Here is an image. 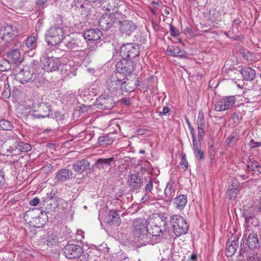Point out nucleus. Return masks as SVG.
Wrapping results in <instances>:
<instances>
[{
	"label": "nucleus",
	"mask_w": 261,
	"mask_h": 261,
	"mask_svg": "<svg viewBox=\"0 0 261 261\" xmlns=\"http://www.w3.org/2000/svg\"><path fill=\"white\" fill-rule=\"evenodd\" d=\"M170 33L173 37H177L179 35V32L178 29L175 28L172 24H170Z\"/></svg>",
	"instance_id": "46"
},
{
	"label": "nucleus",
	"mask_w": 261,
	"mask_h": 261,
	"mask_svg": "<svg viewBox=\"0 0 261 261\" xmlns=\"http://www.w3.org/2000/svg\"><path fill=\"white\" fill-rule=\"evenodd\" d=\"M243 80L248 81L253 80L256 76L254 69L249 67H244L240 70Z\"/></svg>",
	"instance_id": "23"
},
{
	"label": "nucleus",
	"mask_w": 261,
	"mask_h": 261,
	"mask_svg": "<svg viewBox=\"0 0 261 261\" xmlns=\"http://www.w3.org/2000/svg\"><path fill=\"white\" fill-rule=\"evenodd\" d=\"M116 68L118 72L116 73V75L121 73L126 75L133 73V71L134 70V63L130 60L123 59L117 63Z\"/></svg>",
	"instance_id": "14"
},
{
	"label": "nucleus",
	"mask_w": 261,
	"mask_h": 261,
	"mask_svg": "<svg viewBox=\"0 0 261 261\" xmlns=\"http://www.w3.org/2000/svg\"><path fill=\"white\" fill-rule=\"evenodd\" d=\"M25 45L30 50H33L37 47V38L35 36H30L25 40Z\"/></svg>",
	"instance_id": "33"
},
{
	"label": "nucleus",
	"mask_w": 261,
	"mask_h": 261,
	"mask_svg": "<svg viewBox=\"0 0 261 261\" xmlns=\"http://www.w3.org/2000/svg\"><path fill=\"white\" fill-rule=\"evenodd\" d=\"M186 122H187V124L188 125V126H189L190 129L191 130V134H192V135H194L193 133L194 129L193 128H191L190 126V125H191V123H190L189 119H188V118L187 117H186Z\"/></svg>",
	"instance_id": "61"
},
{
	"label": "nucleus",
	"mask_w": 261,
	"mask_h": 261,
	"mask_svg": "<svg viewBox=\"0 0 261 261\" xmlns=\"http://www.w3.org/2000/svg\"><path fill=\"white\" fill-rule=\"evenodd\" d=\"M198 137L199 138L203 139V137L205 135L204 129H197Z\"/></svg>",
	"instance_id": "54"
},
{
	"label": "nucleus",
	"mask_w": 261,
	"mask_h": 261,
	"mask_svg": "<svg viewBox=\"0 0 261 261\" xmlns=\"http://www.w3.org/2000/svg\"><path fill=\"white\" fill-rule=\"evenodd\" d=\"M259 224V222L257 220V219L255 218V217L252 219L251 221V223L250 224V226L252 225L254 226H257Z\"/></svg>",
	"instance_id": "57"
},
{
	"label": "nucleus",
	"mask_w": 261,
	"mask_h": 261,
	"mask_svg": "<svg viewBox=\"0 0 261 261\" xmlns=\"http://www.w3.org/2000/svg\"><path fill=\"white\" fill-rule=\"evenodd\" d=\"M170 220L173 231L177 237L185 234L187 232L189 226L183 217L178 215H175L171 217Z\"/></svg>",
	"instance_id": "5"
},
{
	"label": "nucleus",
	"mask_w": 261,
	"mask_h": 261,
	"mask_svg": "<svg viewBox=\"0 0 261 261\" xmlns=\"http://www.w3.org/2000/svg\"><path fill=\"white\" fill-rule=\"evenodd\" d=\"M165 222L159 217L150 218L148 221V225L150 226L149 231L150 234L154 236H159L163 233V227Z\"/></svg>",
	"instance_id": "12"
},
{
	"label": "nucleus",
	"mask_w": 261,
	"mask_h": 261,
	"mask_svg": "<svg viewBox=\"0 0 261 261\" xmlns=\"http://www.w3.org/2000/svg\"><path fill=\"white\" fill-rule=\"evenodd\" d=\"M46 213L44 214L43 211H40L37 208L33 209L26 213L25 216H29L32 218V220L30 221V225L34 227L40 228L43 227L46 223L47 217Z\"/></svg>",
	"instance_id": "4"
},
{
	"label": "nucleus",
	"mask_w": 261,
	"mask_h": 261,
	"mask_svg": "<svg viewBox=\"0 0 261 261\" xmlns=\"http://www.w3.org/2000/svg\"><path fill=\"white\" fill-rule=\"evenodd\" d=\"M118 216L119 214H117L116 212H115V224L118 226L120 225L121 223L120 218L119 217L117 218V216Z\"/></svg>",
	"instance_id": "58"
},
{
	"label": "nucleus",
	"mask_w": 261,
	"mask_h": 261,
	"mask_svg": "<svg viewBox=\"0 0 261 261\" xmlns=\"http://www.w3.org/2000/svg\"><path fill=\"white\" fill-rule=\"evenodd\" d=\"M33 116L36 118L48 117L51 112V106L47 103L41 102L34 105Z\"/></svg>",
	"instance_id": "7"
},
{
	"label": "nucleus",
	"mask_w": 261,
	"mask_h": 261,
	"mask_svg": "<svg viewBox=\"0 0 261 261\" xmlns=\"http://www.w3.org/2000/svg\"><path fill=\"white\" fill-rule=\"evenodd\" d=\"M236 99L234 96H226L218 100L215 105V110L221 112L231 109L234 105Z\"/></svg>",
	"instance_id": "13"
},
{
	"label": "nucleus",
	"mask_w": 261,
	"mask_h": 261,
	"mask_svg": "<svg viewBox=\"0 0 261 261\" xmlns=\"http://www.w3.org/2000/svg\"><path fill=\"white\" fill-rule=\"evenodd\" d=\"M134 234L136 237L143 239L148 232L145 220L136 219L134 221Z\"/></svg>",
	"instance_id": "11"
},
{
	"label": "nucleus",
	"mask_w": 261,
	"mask_h": 261,
	"mask_svg": "<svg viewBox=\"0 0 261 261\" xmlns=\"http://www.w3.org/2000/svg\"><path fill=\"white\" fill-rule=\"evenodd\" d=\"M0 127L4 130H8L10 129L11 126L9 121L2 120L0 121Z\"/></svg>",
	"instance_id": "43"
},
{
	"label": "nucleus",
	"mask_w": 261,
	"mask_h": 261,
	"mask_svg": "<svg viewBox=\"0 0 261 261\" xmlns=\"http://www.w3.org/2000/svg\"><path fill=\"white\" fill-rule=\"evenodd\" d=\"M239 190L237 188L234 187L233 185L229 188L227 191V195L231 200L235 199L238 193Z\"/></svg>",
	"instance_id": "35"
},
{
	"label": "nucleus",
	"mask_w": 261,
	"mask_h": 261,
	"mask_svg": "<svg viewBox=\"0 0 261 261\" xmlns=\"http://www.w3.org/2000/svg\"><path fill=\"white\" fill-rule=\"evenodd\" d=\"M39 201H40L39 198L36 197L34 198L33 199H32L30 201L29 203L31 205L36 206L39 203Z\"/></svg>",
	"instance_id": "51"
},
{
	"label": "nucleus",
	"mask_w": 261,
	"mask_h": 261,
	"mask_svg": "<svg viewBox=\"0 0 261 261\" xmlns=\"http://www.w3.org/2000/svg\"><path fill=\"white\" fill-rule=\"evenodd\" d=\"M226 255L228 256H232L236 251L238 248L236 242L234 241L229 242L226 243Z\"/></svg>",
	"instance_id": "31"
},
{
	"label": "nucleus",
	"mask_w": 261,
	"mask_h": 261,
	"mask_svg": "<svg viewBox=\"0 0 261 261\" xmlns=\"http://www.w3.org/2000/svg\"><path fill=\"white\" fill-rule=\"evenodd\" d=\"M31 149V146L30 144L23 142H16L13 146H10L8 149L12 153V155H16L19 152H27Z\"/></svg>",
	"instance_id": "17"
},
{
	"label": "nucleus",
	"mask_w": 261,
	"mask_h": 261,
	"mask_svg": "<svg viewBox=\"0 0 261 261\" xmlns=\"http://www.w3.org/2000/svg\"><path fill=\"white\" fill-rule=\"evenodd\" d=\"M129 185L133 187H137L139 186L140 183V179H139L138 175L136 174H132L128 180Z\"/></svg>",
	"instance_id": "36"
},
{
	"label": "nucleus",
	"mask_w": 261,
	"mask_h": 261,
	"mask_svg": "<svg viewBox=\"0 0 261 261\" xmlns=\"http://www.w3.org/2000/svg\"><path fill=\"white\" fill-rule=\"evenodd\" d=\"M170 111V109L168 107H165L163 109V111L162 112H161V114L162 115H166Z\"/></svg>",
	"instance_id": "60"
},
{
	"label": "nucleus",
	"mask_w": 261,
	"mask_h": 261,
	"mask_svg": "<svg viewBox=\"0 0 261 261\" xmlns=\"http://www.w3.org/2000/svg\"><path fill=\"white\" fill-rule=\"evenodd\" d=\"M237 136V133L236 132H232L226 140L227 144L229 145L231 142H233Z\"/></svg>",
	"instance_id": "48"
},
{
	"label": "nucleus",
	"mask_w": 261,
	"mask_h": 261,
	"mask_svg": "<svg viewBox=\"0 0 261 261\" xmlns=\"http://www.w3.org/2000/svg\"><path fill=\"white\" fill-rule=\"evenodd\" d=\"M20 28L13 24H6L0 28L2 39L6 42L13 43L17 48L21 46V43L14 38L19 35Z\"/></svg>",
	"instance_id": "1"
},
{
	"label": "nucleus",
	"mask_w": 261,
	"mask_h": 261,
	"mask_svg": "<svg viewBox=\"0 0 261 261\" xmlns=\"http://www.w3.org/2000/svg\"><path fill=\"white\" fill-rule=\"evenodd\" d=\"M181 156V159L180 162V165L183 166V167H182V168L186 169L188 167V163L186 159V155L185 153H182Z\"/></svg>",
	"instance_id": "47"
},
{
	"label": "nucleus",
	"mask_w": 261,
	"mask_h": 261,
	"mask_svg": "<svg viewBox=\"0 0 261 261\" xmlns=\"http://www.w3.org/2000/svg\"><path fill=\"white\" fill-rule=\"evenodd\" d=\"M64 39L63 43L65 46V48L64 50L78 51L82 49L81 42L79 39L65 38Z\"/></svg>",
	"instance_id": "18"
},
{
	"label": "nucleus",
	"mask_w": 261,
	"mask_h": 261,
	"mask_svg": "<svg viewBox=\"0 0 261 261\" xmlns=\"http://www.w3.org/2000/svg\"><path fill=\"white\" fill-rule=\"evenodd\" d=\"M167 55L180 58L186 57V53L176 46H168L166 50Z\"/></svg>",
	"instance_id": "21"
},
{
	"label": "nucleus",
	"mask_w": 261,
	"mask_h": 261,
	"mask_svg": "<svg viewBox=\"0 0 261 261\" xmlns=\"http://www.w3.org/2000/svg\"><path fill=\"white\" fill-rule=\"evenodd\" d=\"M247 166L251 171H255L258 167V163L255 161L250 160L247 162Z\"/></svg>",
	"instance_id": "40"
},
{
	"label": "nucleus",
	"mask_w": 261,
	"mask_h": 261,
	"mask_svg": "<svg viewBox=\"0 0 261 261\" xmlns=\"http://www.w3.org/2000/svg\"><path fill=\"white\" fill-rule=\"evenodd\" d=\"M107 104V100L105 99V98H99V99L96 100L95 105L99 106V105H105L104 109H109L113 107V103H111L112 106H108Z\"/></svg>",
	"instance_id": "37"
},
{
	"label": "nucleus",
	"mask_w": 261,
	"mask_h": 261,
	"mask_svg": "<svg viewBox=\"0 0 261 261\" xmlns=\"http://www.w3.org/2000/svg\"><path fill=\"white\" fill-rule=\"evenodd\" d=\"M83 252V248L76 244H69L63 248V253L65 256L69 259L79 258Z\"/></svg>",
	"instance_id": "8"
},
{
	"label": "nucleus",
	"mask_w": 261,
	"mask_h": 261,
	"mask_svg": "<svg viewBox=\"0 0 261 261\" xmlns=\"http://www.w3.org/2000/svg\"><path fill=\"white\" fill-rule=\"evenodd\" d=\"M42 69L46 72L57 71L61 65L60 59L54 57H44L41 60Z\"/></svg>",
	"instance_id": "6"
},
{
	"label": "nucleus",
	"mask_w": 261,
	"mask_h": 261,
	"mask_svg": "<svg viewBox=\"0 0 261 261\" xmlns=\"http://www.w3.org/2000/svg\"><path fill=\"white\" fill-rule=\"evenodd\" d=\"M5 181L4 173L3 169H0V186L3 185Z\"/></svg>",
	"instance_id": "53"
},
{
	"label": "nucleus",
	"mask_w": 261,
	"mask_h": 261,
	"mask_svg": "<svg viewBox=\"0 0 261 261\" xmlns=\"http://www.w3.org/2000/svg\"><path fill=\"white\" fill-rule=\"evenodd\" d=\"M47 1L48 0H36V4L39 9L44 8L47 6Z\"/></svg>",
	"instance_id": "49"
},
{
	"label": "nucleus",
	"mask_w": 261,
	"mask_h": 261,
	"mask_svg": "<svg viewBox=\"0 0 261 261\" xmlns=\"http://www.w3.org/2000/svg\"><path fill=\"white\" fill-rule=\"evenodd\" d=\"M7 57L10 61L15 64H20L23 61V58L17 49H13L9 52Z\"/></svg>",
	"instance_id": "25"
},
{
	"label": "nucleus",
	"mask_w": 261,
	"mask_h": 261,
	"mask_svg": "<svg viewBox=\"0 0 261 261\" xmlns=\"http://www.w3.org/2000/svg\"><path fill=\"white\" fill-rule=\"evenodd\" d=\"M187 203V198L186 195H180L174 200V205L176 208L182 210Z\"/></svg>",
	"instance_id": "27"
},
{
	"label": "nucleus",
	"mask_w": 261,
	"mask_h": 261,
	"mask_svg": "<svg viewBox=\"0 0 261 261\" xmlns=\"http://www.w3.org/2000/svg\"><path fill=\"white\" fill-rule=\"evenodd\" d=\"M113 134L110 133L105 136H100L98 139V142L100 145H109L112 144L114 139L112 137Z\"/></svg>",
	"instance_id": "32"
},
{
	"label": "nucleus",
	"mask_w": 261,
	"mask_h": 261,
	"mask_svg": "<svg viewBox=\"0 0 261 261\" xmlns=\"http://www.w3.org/2000/svg\"><path fill=\"white\" fill-rule=\"evenodd\" d=\"M114 24V15L106 14L100 17L98 21L99 27L103 31L109 30Z\"/></svg>",
	"instance_id": "16"
},
{
	"label": "nucleus",
	"mask_w": 261,
	"mask_h": 261,
	"mask_svg": "<svg viewBox=\"0 0 261 261\" xmlns=\"http://www.w3.org/2000/svg\"><path fill=\"white\" fill-rule=\"evenodd\" d=\"M54 118L56 119L57 121H62L64 119V115L61 114L58 112H56L54 113Z\"/></svg>",
	"instance_id": "50"
},
{
	"label": "nucleus",
	"mask_w": 261,
	"mask_h": 261,
	"mask_svg": "<svg viewBox=\"0 0 261 261\" xmlns=\"http://www.w3.org/2000/svg\"><path fill=\"white\" fill-rule=\"evenodd\" d=\"M198 124H205L204 115L202 111H199L198 112L197 119V125Z\"/></svg>",
	"instance_id": "45"
},
{
	"label": "nucleus",
	"mask_w": 261,
	"mask_h": 261,
	"mask_svg": "<svg viewBox=\"0 0 261 261\" xmlns=\"http://www.w3.org/2000/svg\"><path fill=\"white\" fill-rule=\"evenodd\" d=\"M11 94V91L8 83L5 84L4 90L2 92V96L5 98H8L10 97Z\"/></svg>",
	"instance_id": "39"
},
{
	"label": "nucleus",
	"mask_w": 261,
	"mask_h": 261,
	"mask_svg": "<svg viewBox=\"0 0 261 261\" xmlns=\"http://www.w3.org/2000/svg\"><path fill=\"white\" fill-rule=\"evenodd\" d=\"M241 22L242 21L240 18H236L233 20L232 25L233 27V26L237 27L238 25H239L241 23Z\"/></svg>",
	"instance_id": "59"
},
{
	"label": "nucleus",
	"mask_w": 261,
	"mask_h": 261,
	"mask_svg": "<svg viewBox=\"0 0 261 261\" xmlns=\"http://www.w3.org/2000/svg\"><path fill=\"white\" fill-rule=\"evenodd\" d=\"M76 7L77 8L82 10L81 11V14L87 15L88 12V9L86 7V6L88 5L87 4L85 5L83 4H81L80 3L77 2V4H76Z\"/></svg>",
	"instance_id": "42"
},
{
	"label": "nucleus",
	"mask_w": 261,
	"mask_h": 261,
	"mask_svg": "<svg viewBox=\"0 0 261 261\" xmlns=\"http://www.w3.org/2000/svg\"><path fill=\"white\" fill-rule=\"evenodd\" d=\"M64 38V32L63 29L59 27L50 28L45 34V40L50 46L60 44Z\"/></svg>",
	"instance_id": "2"
},
{
	"label": "nucleus",
	"mask_w": 261,
	"mask_h": 261,
	"mask_svg": "<svg viewBox=\"0 0 261 261\" xmlns=\"http://www.w3.org/2000/svg\"><path fill=\"white\" fill-rule=\"evenodd\" d=\"M118 102H121V103H124V105H125L126 106H129L130 105V101L129 99H127L125 98H122V99L120 100H118Z\"/></svg>",
	"instance_id": "55"
},
{
	"label": "nucleus",
	"mask_w": 261,
	"mask_h": 261,
	"mask_svg": "<svg viewBox=\"0 0 261 261\" xmlns=\"http://www.w3.org/2000/svg\"><path fill=\"white\" fill-rule=\"evenodd\" d=\"M244 217L245 220L246 224L247 226L250 227L251 221L255 217V215L250 214H245Z\"/></svg>",
	"instance_id": "44"
},
{
	"label": "nucleus",
	"mask_w": 261,
	"mask_h": 261,
	"mask_svg": "<svg viewBox=\"0 0 261 261\" xmlns=\"http://www.w3.org/2000/svg\"><path fill=\"white\" fill-rule=\"evenodd\" d=\"M110 219H108V220L105 222L107 224V228L109 229V227H111L113 225V219H114V211L111 210L110 211V215H109Z\"/></svg>",
	"instance_id": "41"
},
{
	"label": "nucleus",
	"mask_w": 261,
	"mask_h": 261,
	"mask_svg": "<svg viewBox=\"0 0 261 261\" xmlns=\"http://www.w3.org/2000/svg\"><path fill=\"white\" fill-rule=\"evenodd\" d=\"M101 32L98 29H90L84 33V37L89 41H96L101 36Z\"/></svg>",
	"instance_id": "22"
},
{
	"label": "nucleus",
	"mask_w": 261,
	"mask_h": 261,
	"mask_svg": "<svg viewBox=\"0 0 261 261\" xmlns=\"http://www.w3.org/2000/svg\"><path fill=\"white\" fill-rule=\"evenodd\" d=\"M72 177L73 172L71 170L66 168H62L57 172L55 179L59 182H63L71 179Z\"/></svg>",
	"instance_id": "19"
},
{
	"label": "nucleus",
	"mask_w": 261,
	"mask_h": 261,
	"mask_svg": "<svg viewBox=\"0 0 261 261\" xmlns=\"http://www.w3.org/2000/svg\"><path fill=\"white\" fill-rule=\"evenodd\" d=\"M58 197L55 193L50 192L47 193L45 200L43 201V205L46 208V213L55 211L58 206L57 203Z\"/></svg>",
	"instance_id": "15"
},
{
	"label": "nucleus",
	"mask_w": 261,
	"mask_h": 261,
	"mask_svg": "<svg viewBox=\"0 0 261 261\" xmlns=\"http://www.w3.org/2000/svg\"><path fill=\"white\" fill-rule=\"evenodd\" d=\"M241 54L242 55L243 58L248 61L255 62L258 60V55L254 53L243 50L241 51Z\"/></svg>",
	"instance_id": "29"
},
{
	"label": "nucleus",
	"mask_w": 261,
	"mask_h": 261,
	"mask_svg": "<svg viewBox=\"0 0 261 261\" xmlns=\"http://www.w3.org/2000/svg\"><path fill=\"white\" fill-rule=\"evenodd\" d=\"M117 80H115L116 85H121V89L126 92H130L133 91L139 85V79L138 75L135 73H130L126 74L125 78L123 79L124 81L121 82L119 79V75L115 76Z\"/></svg>",
	"instance_id": "3"
},
{
	"label": "nucleus",
	"mask_w": 261,
	"mask_h": 261,
	"mask_svg": "<svg viewBox=\"0 0 261 261\" xmlns=\"http://www.w3.org/2000/svg\"><path fill=\"white\" fill-rule=\"evenodd\" d=\"M114 160V158L111 157L109 159H99L96 163L95 166L98 169H103L108 165H110L111 163Z\"/></svg>",
	"instance_id": "30"
},
{
	"label": "nucleus",
	"mask_w": 261,
	"mask_h": 261,
	"mask_svg": "<svg viewBox=\"0 0 261 261\" xmlns=\"http://www.w3.org/2000/svg\"><path fill=\"white\" fill-rule=\"evenodd\" d=\"M250 142L252 144H254V145H252L253 147H259L260 145V143H259V142H254V141L253 140H251Z\"/></svg>",
	"instance_id": "62"
},
{
	"label": "nucleus",
	"mask_w": 261,
	"mask_h": 261,
	"mask_svg": "<svg viewBox=\"0 0 261 261\" xmlns=\"http://www.w3.org/2000/svg\"><path fill=\"white\" fill-rule=\"evenodd\" d=\"M216 11V9H212L210 11L209 14H210V17L211 19H216L217 17L218 16V12H217V13H212V12H214Z\"/></svg>",
	"instance_id": "52"
},
{
	"label": "nucleus",
	"mask_w": 261,
	"mask_h": 261,
	"mask_svg": "<svg viewBox=\"0 0 261 261\" xmlns=\"http://www.w3.org/2000/svg\"><path fill=\"white\" fill-rule=\"evenodd\" d=\"M247 261H258V258L257 256H253L249 257V258L247 259Z\"/></svg>",
	"instance_id": "63"
},
{
	"label": "nucleus",
	"mask_w": 261,
	"mask_h": 261,
	"mask_svg": "<svg viewBox=\"0 0 261 261\" xmlns=\"http://www.w3.org/2000/svg\"><path fill=\"white\" fill-rule=\"evenodd\" d=\"M247 242L249 248L252 250L257 248L259 246L257 235L254 232L249 234L247 238Z\"/></svg>",
	"instance_id": "26"
},
{
	"label": "nucleus",
	"mask_w": 261,
	"mask_h": 261,
	"mask_svg": "<svg viewBox=\"0 0 261 261\" xmlns=\"http://www.w3.org/2000/svg\"><path fill=\"white\" fill-rule=\"evenodd\" d=\"M90 165L89 162L84 159L75 162L72 164V169L74 172L82 173L89 168Z\"/></svg>",
	"instance_id": "20"
},
{
	"label": "nucleus",
	"mask_w": 261,
	"mask_h": 261,
	"mask_svg": "<svg viewBox=\"0 0 261 261\" xmlns=\"http://www.w3.org/2000/svg\"><path fill=\"white\" fill-rule=\"evenodd\" d=\"M193 148L194 150V154L196 158L199 160H201L203 159V152L201 151V145L197 144V141L196 140V137L194 135H193Z\"/></svg>",
	"instance_id": "28"
},
{
	"label": "nucleus",
	"mask_w": 261,
	"mask_h": 261,
	"mask_svg": "<svg viewBox=\"0 0 261 261\" xmlns=\"http://www.w3.org/2000/svg\"><path fill=\"white\" fill-rule=\"evenodd\" d=\"M46 243L48 246H55L59 243V239L57 236L51 234L46 237Z\"/></svg>",
	"instance_id": "34"
},
{
	"label": "nucleus",
	"mask_w": 261,
	"mask_h": 261,
	"mask_svg": "<svg viewBox=\"0 0 261 261\" xmlns=\"http://www.w3.org/2000/svg\"><path fill=\"white\" fill-rule=\"evenodd\" d=\"M136 29V25L131 21L125 20L120 23V30L122 33L128 35Z\"/></svg>",
	"instance_id": "24"
},
{
	"label": "nucleus",
	"mask_w": 261,
	"mask_h": 261,
	"mask_svg": "<svg viewBox=\"0 0 261 261\" xmlns=\"http://www.w3.org/2000/svg\"><path fill=\"white\" fill-rule=\"evenodd\" d=\"M258 210L259 212L261 213V197H260L259 199V202L258 204Z\"/></svg>",
	"instance_id": "64"
},
{
	"label": "nucleus",
	"mask_w": 261,
	"mask_h": 261,
	"mask_svg": "<svg viewBox=\"0 0 261 261\" xmlns=\"http://www.w3.org/2000/svg\"><path fill=\"white\" fill-rule=\"evenodd\" d=\"M34 74V71L33 68L29 66H25L16 74V76L17 80L21 84H25L34 81L35 80Z\"/></svg>",
	"instance_id": "9"
},
{
	"label": "nucleus",
	"mask_w": 261,
	"mask_h": 261,
	"mask_svg": "<svg viewBox=\"0 0 261 261\" xmlns=\"http://www.w3.org/2000/svg\"><path fill=\"white\" fill-rule=\"evenodd\" d=\"M10 68V65L9 62L5 60H0V71H5L9 69Z\"/></svg>",
	"instance_id": "38"
},
{
	"label": "nucleus",
	"mask_w": 261,
	"mask_h": 261,
	"mask_svg": "<svg viewBox=\"0 0 261 261\" xmlns=\"http://www.w3.org/2000/svg\"><path fill=\"white\" fill-rule=\"evenodd\" d=\"M120 54L123 59L129 60L138 56V47L134 44L127 43L121 47Z\"/></svg>",
	"instance_id": "10"
},
{
	"label": "nucleus",
	"mask_w": 261,
	"mask_h": 261,
	"mask_svg": "<svg viewBox=\"0 0 261 261\" xmlns=\"http://www.w3.org/2000/svg\"><path fill=\"white\" fill-rule=\"evenodd\" d=\"M147 132V130L146 129H143V128H138L136 130V132L139 135H142L146 133V132Z\"/></svg>",
	"instance_id": "56"
}]
</instances>
